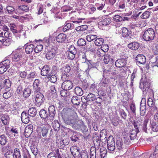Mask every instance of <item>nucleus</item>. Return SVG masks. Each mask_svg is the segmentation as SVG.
<instances>
[{
    "instance_id": "dca6fc26",
    "label": "nucleus",
    "mask_w": 158,
    "mask_h": 158,
    "mask_svg": "<svg viewBox=\"0 0 158 158\" xmlns=\"http://www.w3.org/2000/svg\"><path fill=\"white\" fill-rule=\"evenodd\" d=\"M56 53V51L52 49L51 51L47 52L46 55V58L49 60L52 59L55 57Z\"/></svg>"
},
{
    "instance_id": "f3484780",
    "label": "nucleus",
    "mask_w": 158,
    "mask_h": 158,
    "mask_svg": "<svg viewBox=\"0 0 158 158\" xmlns=\"http://www.w3.org/2000/svg\"><path fill=\"white\" fill-rule=\"evenodd\" d=\"M41 82L38 79H35L33 84L34 90L35 92H38L40 90Z\"/></svg>"
},
{
    "instance_id": "412c9836",
    "label": "nucleus",
    "mask_w": 158,
    "mask_h": 158,
    "mask_svg": "<svg viewBox=\"0 0 158 158\" xmlns=\"http://www.w3.org/2000/svg\"><path fill=\"white\" fill-rule=\"evenodd\" d=\"M29 115L28 113L25 112H23L21 114V118L23 123H28L29 121Z\"/></svg>"
},
{
    "instance_id": "6e6552de",
    "label": "nucleus",
    "mask_w": 158,
    "mask_h": 158,
    "mask_svg": "<svg viewBox=\"0 0 158 158\" xmlns=\"http://www.w3.org/2000/svg\"><path fill=\"white\" fill-rule=\"evenodd\" d=\"M51 69L48 65H45L43 68L41 72L42 75L46 76L49 78L51 76Z\"/></svg>"
},
{
    "instance_id": "6ab92c4d",
    "label": "nucleus",
    "mask_w": 158,
    "mask_h": 158,
    "mask_svg": "<svg viewBox=\"0 0 158 158\" xmlns=\"http://www.w3.org/2000/svg\"><path fill=\"white\" fill-rule=\"evenodd\" d=\"M126 64V60L124 59H119L117 60L115 63L116 67L122 68L124 67Z\"/></svg>"
},
{
    "instance_id": "f257e3e1",
    "label": "nucleus",
    "mask_w": 158,
    "mask_h": 158,
    "mask_svg": "<svg viewBox=\"0 0 158 158\" xmlns=\"http://www.w3.org/2000/svg\"><path fill=\"white\" fill-rule=\"evenodd\" d=\"M62 116L64 123L71 125L77 122L78 118L77 114L73 110L68 109L66 111L64 110Z\"/></svg>"
},
{
    "instance_id": "4d7b16f0",
    "label": "nucleus",
    "mask_w": 158,
    "mask_h": 158,
    "mask_svg": "<svg viewBox=\"0 0 158 158\" xmlns=\"http://www.w3.org/2000/svg\"><path fill=\"white\" fill-rule=\"evenodd\" d=\"M77 44L80 46H84L86 44L85 40L83 39H80L77 41Z\"/></svg>"
},
{
    "instance_id": "09e8293b",
    "label": "nucleus",
    "mask_w": 158,
    "mask_h": 158,
    "mask_svg": "<svg viewBox=\"0 0 158 158\" xmlns=\"http://www.w3.org/2000/svg\"><path fill=\"white\" fill-rule=\"evenodd\" d=\"M150 15V12L149 11H147L143 13L141 15V17L143 19L148 18Z\"/></svg>"
},
{
    "instance_id": "7c9ffc66",
    "label": "nucleus",
    "mask_w": 158,
    "mask_h": 158,
    "mask_svg": "<svg viewBox=\"0 0 158 158\" xmlns=\"http://www.w3.org/2000/svg\"><path fill=\"white\" fill-rule=\"evenodd\" d=\"M34 46L32 44L26 45L25 48V52L27 54H30L33 51Z\"/></svg>"
},
{
    "instance_id": "052dcab7",
    "label": "nucleus",
    "mask_w": 158,
    "mask_h": 158,
    "mask_svg": "<svg viewBox=\"0 0 158 158\" xmlns=\"http://www.w3.org/2000/svg\"><path fill=\"white\" fill-rule=\"evenodd\" d=\"M118 3H116L115 6H116V8H117L118 9H123L125 7V4L124 2H120L118 6Z\"/></svg>"
},
{
    "instance_id": "f8f14e48",
    "label": "nucleus",
    "mask_w": 158,
    "mask_h": 158,
    "mask_svg": "<svg viewBox=\"0 0 158 158\" xmlns=\"http://www.w3.org/2000/svg\"><path fill=\"white\" fill-rule=\"evenodd\" d=\"M95 95L92 93L88 94L86 97L83 96L81 98V100L83 99H85L86 100V104H88L89 102H91L94 101L95 99Z\"/></svg>"
},
{
    "instance_id": "2f4dec72",
    "label": "nucleus",
    "mask_w": 158,
    "mask_h": 158,
    "mask_svg": "<svg viewBox=\"0 0 158 158\" xmlns=\"http://www.w3.org/2000/svg\"><path fill=\"white\" fill-rule=\"evenodd\" d=\"M100 153L101 158H104L106 156L107 151L106 148L102 147L100 149Z\"/></svg>"
},
{
    "instance_id": "72a5a7b5",
    "label": "nucleus",
    "mask_w": 158,
    "mask_h": 158,
    "mask_svg": "<svg viewBox=\"0 0 158 158\" xmlns=\"http://www.w3.org/2000/svg\"><path fill=\"white\" fill-rule=\"evenodd\" d=\"M37 112V110L35 108L32 107L29 109L28 114L31 117L35 116Z\"/></svg>"
},
{
    "instance_id": "5fc2aeb1",
    "label": "nucleus",
    "mask_w": 158,
    "mask_h": 158,
    "mask_svg": "<svg viewBox=\"0 0 158 158\" xmlns=\"http://www.w3.org/2000/svg\"><path fill=\"white\" fill-rule=\"evenodd\" d=\"M76 54L67 51V56L69 59L73 60L75 58Z\"/></svg>"
},
{
    "instance_id": "4468645a",
    "label": "nucleus",
    "mask_w": 158,
    "mask_h": 158,
    "mask_svg": "<svg viewBox=\"0 0 158 158\" xmlns=\"http://www.w3.org/2000/svg\"><path fill=\"white\" fill-rule=\"evenodd\" d=\"M136 63L138 64H143L146 62L145 57L143 55L138 54L136 57Z\"/></svg>"
},
{
    "instance_id": "ddd939ff",
    "label": "nucleus",
    "mask_w": 158,
    "mask_h": 158,
    "mask_svg": "<svg viewBox=\"0 0 158 158\" xmlns=\"http://www.w3.org/2000/svg\"><path fill=\"white\" fill-rule=\"evenodd\" d=\"M145 99L143 98L140 103V114L141 116H144L146 111Z\"/></svg>"
},
{
    "instance_id": "13d9d810",
    "label": "nucleus",
    "mask_w": 158,
    "mask_h": 158,
    "mask_svg": "<svg viewBox=\"0 0 158 158\" xmlns=\"http://www.w3.org/2000/svg\"><path fill=\"white\" fill-rule=\"evenodd\" d=\"M105 3L101 4L97 3L95 4V6L97 7V10H101L103 9L105 6Z\"/></svg>"
},
{
    "instance_id": "393cba45",
    "label": "nucleus",
    "mask_w": 158,
    "mask_h": 158,
    "mask_svg": "<svg viewBox=\"0 0 158 158\" xmlns=\"http://www.w3.org/2000/svg\"><path fill=\"white\" fill-rule=\"evenodd\" d=\"M111 21L109 18H106L102 19L100 22L99 24L105 26L109 25L111 23Z\"/></svg>"
},
{
    "instance_id": "e2e57ef3",
    "label": "nucleus",
    "mask_w": 158,
    "mask_h": 158,
    "mask_svg": "<svg viewBox=\"0 0 158 158\" xmlns=\"http://www.w3.org/2000/svg\"><path fill=\"white\" fill-rule=\"evenodd\" d=\"M69 79V75L65 73L63 74L61 76V79L63 81H69L68 80Z\"/></svg>"
},
{
    "instance_id": "a878e982",
    "label": "nucleus",
    "mask_w": 158,
    "mask_h": 158,
    "mask_svg": "<svg viewBox=\"0 0 158 158\" xmlns=\"http://www.w3.org/2000/svg\"><path fill=\"white\" fill-rule=\"evenodd\" d=\"M39 115L41 118L44 119H47L48 122H50L48 119V117L49 116H48L47 112L44 109H41L39 112Z\"/></svg>"
},
{
    "instance_id": "c85d7f7f",
    "label": "nucleus",
    "mask_w": 158,
    "mask_h": 158,
    "mask_svg": "<svg viewBox=\"0 0 158 158\" xmlns=\"http://www.w3.org/2000/svg\"><path fill=\"white\" fill-rule=\"evenodd\" d=\"M76 122L71 125L75 129L79 130L81 128V125L83 123V122L81 120H79L77 123Z\"/></svg>"
},
{
    "instance_id": "e433bc0d",
    "label": "nucleus",
    "mask_w": 158,
    "mask_h": 158,
    "mask_svg": "<svg viewBox=\"0 0 158 158\" xmlns=\"http://www.w3.org/2000/svg\"><path fill=\"white\" fill-rule=\"evenodd\" d=\"M31 89L29 88H27L24 89L23 95L25 98L28 97L30 95L31 93Z\"/></svg>"
},
{
    "instance_id": "b1692460",
    "label": "nucleus",
    "mask_w": 158,
    "mask_h": 158,
    "mask_svg": "<svg viewBox=\"0 0 158 158\" xmlns=\"http://www.w3.org/2000/svg\"><path fill=\"white\" fill-rule=\"evenodd\" d=\"M9 117L6 115L1 114L0 115V120L4 125H6L9 121Z\"/></svg>"
},
{
    "instance_id": "a211bd4d",
    "label": "nucleus",
    "mask_w": 158,
    "mask_h": 158,
    "mask_svg": "<svg viewBox=\"0 0 158 158\" xmlns=\"http://www.w3.org/2000/svg\"><path fill=\"white\" fill-rule=\"evenodd\" d=\"M66 37V35L65 34L60 33L56 37V41L58 43H62L65 42Z\"/></svg>"
},
{
    "instance_id": "9b49d317",
    "label": "nucleus",
    "mask_w": 158,
    "mask_h": 158,
    "mask_svg": "<svg viewBox=\"0 0 158 158\" xmlns=\"http://www.w3.org/2000/svg\"><path fill=\"white\" fill-rule=\"evenodd\" d=\"M73 87V83L71 81H64L61 85V88L66 90L71 89Z\"/></svg>"
},
{
    "instance_id": "774afa93",
    "label": "nucleus",
    "mask_w": 158,
    "mask_h": 158,
    "mask_svg": "<svg viewBox=\"0 0 158 158\" xmlns=\"http://www.w3.org/2000/svg\"><path fill=\"white\" fill-rule=\"evenodd\" d=\"M56 154L54 152H51L47 156L48 158H58L56 153Z\"/></svg>"
},
{
    "instance_id": "bf43d9fd",
    "label": "nucleus",
    "mask_w": 158,
    "mask_h": 158,
    "mask_svg": "<svg viewBox=\"0 0 158 158\" xmlns=\"http://www.w3.org/2000/svg\"><path fill=\"white\" fill-rule=\"evenodd\" d=\"M97 55L99 57L103 56L104 55L105 53L100 48L98 49L96 52Z\"/></svg>"
},
{
    "instance_id": "3c124183",
    "label": "nucleus",
    "mask_w": 158,
    "mask_h": 158,
    "mask_svg": "<svg viewBox=\"0 0 158 158\" xmlns=\"http://www.w3.org/2000/svg\"><path fill=\"white\" fill-rule=\"evenodd\" d=\"M36 73L35 72H32L29 74L27 77V79L29 80H32L36 76Z\"/></svg>"
},
{
    "instance_id": "603ef678",
    "label": "nucleus",
    "mask_w": 158,
    "mask_h": 158,
    "mask_svg": "<svg viewBox=\"0 0 158 158\" xmlns=\"http://www.w3.org/2000/svg\"><path fill=\"white\" fill-rule=\"evenodd\" d=\"M103 40L102 38H99L96 39L94 42L95 44L97 46L101 45L103 43Z\"/></svg>"
},
{
    "instance_id": "39448f33",
    "label": "nucleus",
    "mask_w": 158,
    "mask_h": 158,
    "mask_svg": "<svg viewBox=\"0 0 158 158\" xmlns=\"http://www.w3.org/2000/svg\"><path fill=\"white\" fill-rule=\"evenodd\" d=\"M44 98L43 95L40 93H37L35 96V104L38 106H40L44 102Z\"/></svg>"
},
{
    "instance_id": "de8ad7c7",
    "label": "nucleus",
    "mask_w": 158,
    "mask_h": 158,
    "mask_svg": "<svg viewBox=\"0 0 158 158\" xmlns=\"http://www.w3.org/2000/svg\"><path fill=\"white\" fill-rule=\"evenodd\" d=\"M43 48V46L41 44L37 45L34 48V51L36 53L40 52Z\"/></svg>"
},
{
    "instance_id": "7ed1b4c3",
    "label": "nucleus",
    "mask_w": 158,
    "mask_h": 158,
    "mask_svg": "<svg viewBox=\"0 0 158 158\" xmlns=\"http://www.w3.org/2000/svg\"><path fill=\"white\" fill-rule=\"evenodd\" d=\"M50 126L48 124H44L38 128V131L40 135H42L44 138H46Z\"/></svg>"
},
{
    "instance_id": "49530a36",
    "label": "nucleus",
    "mask_w": 158,
    "mask_h": 158,
    "mask_svg": "<svg viewBox=\"0 0 158 158\" xmlns=\"http://www.w3.org/2000/svg\"><path fill=\"white\" fill-rule=\"evenodd\" d=\"M14 156L16 158H21V156L20 154L19 150V149L15 148L14 150Z\"/></svg>"
},
{
    "instance_id": "680f3d73",
    "label": "nucleus",
    "mask_w": 158,
    "mask_h": 158,
    "mask_svg": "<svg viewBox=\"0 0 158 158\" xmlns=\"http://www.w3.org/2000/svg\"><path fill=\"white\" fill-rule=\"evenodd\" d=\"M79 131H81L83 132H86L88 131V129L86 126L83 123L81 125V128L79 129Z\"/></svg>"
},
{
    "instance_id": "c03bdc74",
    "label": "nucleus",
    "mask_w": 158,
    "mask_h": 158,
    "mask_svg": "<svg viewBox=\"0 0 158 158\" xmlns=\"http://www.w3.org/2000/svg\"><path fill=\"white\" fill-rule=\"evenodd\" d=\"M4 86L6 88H9L11 85V82L9 79L5 80L4 81Z\"/></svg>"
},
{
    "instance_id": "0eeeda50",
    "label": "nucleus",
    "mask_w": 158,
    "mask_h": 158,
    "mask_svg": "<svg viewBox=\"0 0 158 158\" xmlns=\"http://www.w3.org/2000/svg\"><path fill=\"white\" fill-rule=\"evenodd\" d=\"M49 116L48 117V119L50 122L54 119V116L56 114V110L54 106L51 105L48 108Z\"/></svg>"
},
{
    "instance_id": "2eb2a0df",
    "label": "nucleus",
    "mask_w": 158,
    "mask_h": 158,
    "mask_svg": "<svg viewBox=\"0 0 158 158\" xmlns=\"http://www.w3.org/2000/svg\"><path fill=\"white\" fill-rule=\"evenodd\" d=\"M33 125L29 124L27 125L25 129V136L26 138L29 136L33 131Z\"/></svg>"
},
{
    "instance_id": "473e14b6",
    "label": "nucleus",
    "mask_w": 158,
    "mask_h": 158,
    "mask_svg": "<svg viewBox=\"0 0 158 158\" xmlns=\"http://www.w3.org/2000/svg\"><path fill=\"white\" fill-rule=\"evenodd\" d=\"M149 87V85L148 82L145 81L142 83L141 82L140 84L139 87L140 89L143 90V92L145 91L147 89H148Z\"/></svg>"
},
{
    "instance_id": "423d86ee",
    "label": "nucleus",
    "mask_w": 158,
    "mask_h": 158,
    "mask_svg": "<svg viewBox=\"0 0 158 158\" xmlns=\"http://www.w3.org/2000/svg\"><path fill=\"white\" fill-rule=\"evenodd\" d=\"M115 149L118 150L120 152H125L127 151L126 148H125L122 139H119L117 140L116 143Z\"/></svg>"
},
{
    "instance_id": "20e7f679",
    "label": "nucleus",
    "mask_w": 158,
    "mask_h": 158,
    "mask_svg": "<svg viewBox=\"0 0 158 158\" xmlns=\"http://www.w3.org/2000/svg\"><path fill=\"white\" fill-rule=\"evenodd\" d=\"M10 61L8 60H6L0 63L2 66L0 67V74H2L6 71L10 67Z\"/></svg>"
},
{
    "instance_id": "4be33fe9",
    "label": "nucleus",
    "mask_w": 158,
    "mask_h": 158,
    "mask_svg": "<svg viewBox=\"0 0 158 158\" xmlns=\"http://www.w3.org/2000/svg\"><path fill=\"white\" fill-rule=\"evenodd\" d=\"M148 105L150 107L152 108L151 110H152L153 111L157 110V108L155 106V102L152 98H148Z\"/></svg>"
},
{
    "instance_id": "338daca9",
    "label": "nucleus",
    "mask_w": 158,
    "mask_h": 158,
    "mask_svg": "<svg viewBox=\"0 0 158 158\" xmlns=\"http://www.w3.org/2000/svg\"><path fill=\"white\" fill-rule=\"evenodd\" d=\"M111 122L114 126H117L119 124L118 120L116 118H114L111 120Z\"/></svg>"
},
{
    "instance_id": "69168bd1",
    "label": "nucleus",
    "mask_w": 158,
    "mask_h": 158,
    "mask_svg": "<svg viewBox=\"0 0 158 158\" xmlns=\"http://www.w3.org/2000/svg\"><path fill=\"white\" fill-rule=\"evenodd\" d=\"M11 95V93L9 91L7 92L4 93L3 95V97L5 99H7L10 97Z\"/></svg>"
},
{
    "instance_id": "0e129e2a",
    "label": "nucleus",
    "mask_w": 158,
    "mask_h": 158,
    "mask_svg": "<svg viewBox=\"0 0 158 158\" xmlns=\"http://www.w3.org/2000/svg\"><path fill=\"white\" fill-rule=\"evenodd\" d=\"M10 131L15 138H17L19 136V135H18V132L16 129L12 128L11 129Z\"/></svg>"
},
{
    "instance_id": "8fccbe9b",
    "label": "nucleus",
    "mask_w": 158,
    "mask_h": 158,
    "mask_svg": "<svg viewBox=\"0 0 158 158\" xmlns=\"http://www.w3.org/2000/svg\"><path fill=\"white\" fill-rule=\"evenodd\" d=\"M96 150L95 148H92L90 149V158H96Z\"/></svg>"
},
{
    "instance_id": "a18cd8bd",
    "label": "nucleus",
    "mask_w": 158,
    "mask_h": 158,
    "mask_svg": "<svg viewBox=\"0 0 158 158\" xmlns=\"http://www.w3.org/2000/svg\"><path fill=\"white\" fill-rule=\"evenodd\" d=\"M107 145H115L113 137L112 136H109L107 140Z\"/></svg>"
},
{
    "instance_id": "58836bf2",
    "label": "nucleus",
    "mask_w": 158,
    "mask_h": 158,
    "mask_svg": "<svg viewBox=\"0 0 158 158\" xmlns=\"http://www.w3.org/2000/svg\"><path fill=\"white\" fill-rule=\"evenodd\" d=\"M4 155L6 158H14V153L12 151H7L5 153Z\"/></svg>"
},
{
    "instance_id": "f704fd0d",
    "label": "nucleus",
    "mask_w": 158,
    "mask_h": 158,
    "mask_svg": "<svg viewBox=\"0 0 158 158\" xmlns=\"http://www.w3.org/2000/svg\"><path fill=\"white\" fill-rule=\"evenodd\" d=\"M6 10L8 13L10 15H12L14 13H16V11L15 8L13 6H8L6 7Z\"/></svg>"
},
{
    "instance_id": "bb28decb",
    "label": "nucleus",
    "mask_w": 158,
    "mask_h": 158,
    "mask_svg": "<svg viewBox=\"0 0 158 158\" xmlns=\"http://www.w3.org/2000/svg\"><path fill=\"white\" fill-rule=\"evenodd\" d=\"M87 64L88 65V68L87 69L85 70V72L88 76V75H89V71L90 69L92 67H94L96 63L92 62L91 60H89V61H87Z\"/></svg>"
},
{
    "instance_id": "4c0bfd02",
    "label": "nucleus",
    "mask_w": 158,
    "mask_h": 158,
    "mask_svg": "<svg viewBox=\"0 0 158 158\" xmlns=\"http://www.w3.org/2000/svg\"><path fill=\"white\" fill-rule=\"evenodd\" d=\"M7 139L5 135H2L0 136V143L2 145H5L7 142Z\"/></svg>"
},
{
    "instance_id": "9d476101",
    "label": "nucleus",
    "mask_w": 158,
    "mask_h": 158,
    "mask_svg": "<svg viewBox=\"0 0 158 158\" xmlns=\"http://www.w3.org/2000/svg\"><path fill=\"white\" fill-rule=\"evenodd\" d=\"M70 151L73 155L75 158H77L81 153L79 148L76 146H72L70 148Z\"/></svg>"
},
{
    "instance_id": "f03ea898",
    "label": "nucleus",
    "mask_w": 158,
    "mask_h": 158,
    "mask_svg": "<svg viewBox=\"0 0 158 158\" xmlns=\"http://www.w3.org/2000/svg\"><path fill=\"white\" fill-rule=\"evenodd\" d=\"M155 34L153 29L149 28L144 31L143 35V38L146 41H149L153 40L155 37Z\"/></svg>"
},
{
    "instance_id": "1a4fd4ad",
    "label": "nucleus",
    "mask_w": 158,
    "mask_h": 158,
    "mask_svg": "<svg viewBox=\"0 0 158 158\" xmlns=\"http://www.w3.org/2000/svg\"><path fill=\"white\" fill-rule=\"evenodd\" d=\"M12 54L14 55L12 60L14 61H19L22 57V53L20 52V50L19 49H17L15 51L13 52Z\"/></svg>"
},
{
    "instance_id": "aec40b11",
    "label": "nucleus",
    "mask_w": 158,
    "mask_h": 158,
    "mask_svg": "<svg viewBox=\"0 0 158 158\" xmlns=\"http://www.w3.org/2000/svg\"><path fill=\"white\" fill-rule=\"evenodd\" d=\"M122 35L124 37H130L131 35V31L129 29L123 27L122 29Z\"/></svg>"
},
{
    "instance_id": "c756f323",
    "label": "nucleus",
    "mask_w": 158,
    "mask_h": 158,
    "mask_svg": "<svg viewBox=\"0 0 158 158\" xmlns=\"http://www.w3.org/2000/svg\"><path fill=\"white\" fill-rule=\"evenodd\" d=\"M113 60V59L112 57L109 54H107L105 55L103 61L105 64H107L109 63H111Z\"/></svg>"
},
{
    "instance_id": "c9c22d12",
    "label": "nucleus",
    "mask_w": 158,
    "mask_h": 158,
    "mask_svg": "<svg viewBox=\"0 0 158 158\" xmlns=\"http://www.w3.org/2000/svg\"><path fill=\"white\" fill-rule=\"evenodd\" d=\"M75 92L77 95L79 96H81L83 94L82 89L79 87H76L75 88Z\"/></svg>"
},
{
    "instance_id": "37998d69",
    "label": "nucleus",
    "mask_w": 158,
    "mask_h": 158,
    "mask_svg": "<svg viewBox=\"0 0 158 158\" xmlns=\"http://www.w3.org/2000/svg\"><path fill=\"white\" fill-rule=\"evenodd\" d=\"M151 127L153 131H158V123L155 122H152L151 123Z\"/></svg>"
},
{
    "instance_id": "6e6d98bb",
    "label": "nucleus",
    "mask_w": 158,
    "mask_h": 158,
    "mask_svg": "<svg viewBox=\"0 0 158 158\" xmlns=\"http://www.w3.org/2000/svg\"><path fill=\"white\" fill-rule=\"evenodd\" d=\"M108 83L109 82L107 79H102L101 81V85L103 87H107L108 85Z\"/></svg>"
},
{
    "instance_id": "79ce46f5",
    "label": "nucleus",
    "mask_w": 158,
    "mask_h": 158,
    "mask_svg": "<svg viewBox=\"0 0 158 158\" xmlns=\"http://www.w3.org/2000/svg\"><path fill=\"white\" fill-rule=\"evenodd\" d=\"M72 103L74 105H78L79 104L80 100L76 96H73L71 99Z\"/></svg>"
},
{
    "instance_id": "cd10ccee",
    "label": "nucleus",
    "mask_w": 158,
    "mask_h": 158,
    "mask_svg": "<svg viewBox=\"0 0 158 158\" xmlns=\"http://www.w3.org/2000/svg\"><path fill=\"white\" fill-rule=\"evenodd\" d=\"M73 26V24L72 23H69V21H66L64 24V26L63 28V31L64 32L66 31L67 30L70 29Z\"/></svg>"
},
{
    "instance_id": "ea45409f",
    "label": "nucleus",
    "mask_w": 158,
    "mask_h": 158,
    "mask_svg": "<svg viewBox=\"0 0 158 158\" xmlns=\"http://www.w3.org/2000/svg\"><path fill=\"white\" fill-rule=\"evenodd\" d=\"M97 37L96 35H89L86 36V39L89 42H91Z\"/></svg>"
},
{
    "instance_id": "a19ab883",
    "label": "nucleus",
    "mask_w": 158,
    "mask_h": 158,
    "mask_svg": "<svg viewBox=\"0 0 158 158\" xmlns=\"http://www.w3.org/2000/svg\"><path fill=\"white\" fill-rule=\"evenodd\" d=\"M88 28V26L87 25H81L77 27L75 30L77 31H83L86 30Z\"/></svg>"
},
{
    "instance_id": "864d4df0",
    "label": "nucleus",
    "mask_w": 158,
    "mask_h": 158,
    "mask_svg": "<svg viewBox=\"0 0 158 158\" xmlns=\"http://www.w3.org/2000/svg\"><path fill=\"white\" fill-rule=\"evenodd\" d=\"M79 156L77 158H89L88 153L87 152L85 151H81Z\"/></svg>"
},
{
    "instance_id": "5701e85b",
    "label": "nucleus",
    "mask_w": 158,
    "mask_h": 158,
    "mask_svg": "<svg viewBox=\"0 0 158 158\" xmlns=\"http://www.w3.org/2000/svg\"><path fill=\"white\" fill-rule=\"evenodd\" d=\"M139 46L138 43L136 42H131L128 45V48L133 50L137 49L139 47Z\"/></svg>"
}]
</instances>
